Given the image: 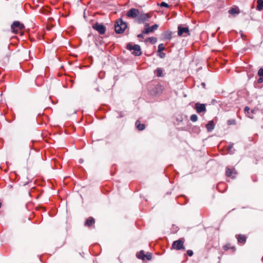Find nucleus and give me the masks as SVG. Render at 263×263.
I'll list each match as a JSON object with an SVG mask.
<instances>
[{
  "label": "nucleus",
  "mask_w": 263,
  "mask_h": 263,
  "mask_svg": "<svg viewBox=\"0 0 263 263\" xmlns=\"http://www.w3.org/2000/svg\"><path fill=\"white\" fill-rule=\"evenodd\" d=\"M127 27V25L124 22L122 18H119L115 24V30L117 33H123Z\"/></svg>",
  "instance_id": "obj_1"
},
{
  "label": "nucleus",
  "mask_w": 263,
  "mask_h": 263,
  "mask_svg": "<svg viewBox=\"0 0 263 263\" xmlns=\"http://www.w3.org/2000/svg\"><path fill=\"white\" fill-rule=\"evenodd\" d=\"M24 25L18 21H14L11 25V29L13 33H18L20 32L21 35L23 34V33L21 31L24 29Z\"/></svg>",
  "instance_id": "obj_2"
},
{
  "label": "nucleus",
  "mask_w": 263,
  "mask_h": 263,
  "mask_svg": "<svg viewBox=\"0 0 263 263\" xmlns=\"http://www.w3.org/2000/svg\"><path fill=\"white\" fill-rule=\"evenodd\" d=\"M126 48L130 51L133 50H134V51L132 52V54L135 56H139L142 54L141 48L139 45L135 44L134 45H132L131 43H128L127 44Z\"/></svg>",
  "instance_id": "obj_3"
},
{
  "label": "nucleus",
  "mask_w": 263,
  "mask_h": 263,
  "mask_svg": "<svg viewBox=\"0 0 263 263\" xmlns=\"http://www.w3.org/2000/svg\"><path fill=\"white\" fill-rule=\"evenodd\" d=\"M184 239L181 238L177 240L174 241L172 246V249L176 250H184Z\"/></svg>",
  "instance_id": "obj_4"
},
{
  "label": "nucleus",
  "mask_w": 263,
  "mask_h": 263,
  "mask_svg": "<svg viewBox=\"0 0 263 263\" xmlns=\"http://www.w3.org/2000/svg\"><path fill=\"white\" fill-rule=\"evenodd\" d=\"M152 16V14L151 13H144L139 12L137 20L138 23L141 24L148 21Z\"/></svg>",
  "instance_id": "obj_5"
},
{
  "label": "nucleus",
  "mask_w": 263,
  "mask_h": 263,
  "mask_svg": "<svg viewBox=\"0 0 263 263\" xmlns=\"http://www.w3.org/2000/svg\"><path fill=\"white\" fill-rule=\"evenodd\" d=\"M92 28L97 31L100 34H104L105 33L106 27L101 24L96 23L92 25Z\"/></svg>",
  "instance_id": "obj_6"
},
{
  "label": "nucleus",
  "mask_w": 263,
  "mask_h": 263,
  "mask_svg": "<svg viewBox=\"0 0 263 263\" xmlns=\"http://www.w3.org/2000/svg\"><path fill=\"white\" fill-rule=\"evenodd\" d=\"M144 27L145 29L144 30L142 31V33L148 34L149 33L153 32L155 30H157L159 27V25L157 24H155L151 27H149V24L145 23Z\"/></svg>",
  "instance_id": "obj_7"
},
{
  "label": "nucleus",
  "mask_w": 263,
  "mask_h": 263,
  "mask_svg": "<svg viewBox=\"0 0 263 263\" xmlns=\"http://www.w3.org/2000/svg\"><path fill=\"white\" fill-rule=\"evenodd\" d=\"M95 219L93 217L90 216L86 219L84 225L86 227L91 229L95 228Z\"/></svg>",
  "instance_id": "obj_8"
},
{
  "label": "nucleus",
  "mask_w": 263,
  "mask_h": 263,
  "mask_svg": "<svg viewBox=\"0 0 263 263\" xmlns=\"http://www.w3.org/2000/svg\"><path fill=\"white\" fill-rule=\"evenodd\" d=\"M139 11L135 8H132L126 13V15L129 18H136L138 16Z\"/></svg>",
  "instance_id": "obj_9"
},
{
  "label": "nucleus",
  "mask_w": 263,
  "mask_h": 263,
  "mask_svg": "<svg viewBox=\"0 0 263 263\" xmlns=\"http://www.w3.org/2000/svg\"><path fill=\"white\" fill-rule=\"evenodd\" d=\"M163 90V86L160 84H158L155 86L154 88L150 90L151 93L152 95H156L158 93H161Z\"/></svg>",
  "instance_id": "obj_10"
},
{
  "label": "nucleus",
  "mask_w": 263,
  "mask_h": 263,
  "mask_svg": "<svg viewBox=\"0 0 263 263\" xmlns=\"http://www.w3.org/2000/svg\"><path fill=\"white\" fill-rule=\"evenodd\" d=\"M195 109L197 112L198 114L205 112L206 110V107L204 104H201L199 103H196L195 105Z\"/></svg>",
  "instance_id": "obj_11"
},
{
  "label": "nucleus",
  "mask_w": 263,
  "mask_h": 263,
  "mask_svg": "<svg viewBox=\"0 0 263 263\" xmlns=\"http://www.w3.org/2000/svg\"><path fill=\"white\" fill-rule=\"evenodd\" d=\"M186 33L187 35H190V31L188 27H183L181 26L178 27V34L179 36H181L183 33Z\"/></svg>",
  "instance_id": "obj_12"
},
{
  "label": "nucleus",
  "mask_w": 263,
  "mask_h": 263,
  "mask_svg": "<svg viewBox=\"0 0 263 263\" xmlns=\"http://www.w3.org/2000/svg\"><path fill=\"white\" fill-rule=\"evenodd\" d=\"M226 173L228 177H231L232 178H234L237 174V172L235 168L229 167L227 168Z\"/></svg>",
  "instance_id": "obj_13"
},
{
  "label": "nucleus",
  "mask_w": 263,
  "mask_h": 263,
  "mask_svg": "<svg viewBox=\"0 0 263 263\" xmlns=\"http://www.w3.org/2000/svg\"><path fill=\"white\" fill-rule=\"evenodd\" d=\"M250 109L249 107L246 106L245 108V114H246V115L250 118L253 119L254 118V117L253 116V114L254 113V110H251V111H250Z\"/></svg>",
  "instance_id": "obj_14"
},
{
  "label": "nucleus",
  "mask_w": 263,
  "mask_h": 263,
  "mask_svg": "<svg viewBox=\"0 0 263 263\" xmlns=\"http://www.w3.org/2000/svg\"><path fill=\"white\" fill-rule=\"evenodd\" d=\"M135 125H136V128L139 130H143L145 129V125L144 124H143V123H141L140 121L139 120H137L136 123H135Z\"/></svg>",
  "instance_id": "obj_15"
},
{
  "label": "nucleus",
  "mask_w": 263,
  "mask_h": 263,
  "mask_svg": "<svg viewBox=\"0 0 263 263\" xmlns=\"http://www.w3.org/2000/svg\"><path fill=\"white\" fill-rule=\"evenodd\" d=\"M229 13L232 15L237 14L239 13V10L237 7L232 8L229 10Z\"/></svg>",
  "instance_id": "obj_16"
},
{
  "label": "nucleus",
  "mask_w": 263,
  "mask_h": 263,
  "mask_svg": "<svg viewBox=\"0 0 263 263\" xmlns=\"http://www.w3.org/2000/svg\"><path fill=\"white\" fill-rule=\"evenodd\" d=\"M145 256L144 252L143 250L140 251L139 253L137 254V256L139 259H141L143 260H145Z\"/></svg>",
  "instance_id": "obj_17"
},
{
  "label": "nucleus",
  "mask_w": 263,
  "mask_h": 263,
  "mask_svg": "<svg viewBox=\"0 0 263 263\" xmlns=\"http://www.w3.org/2000/svg\"><path fill=\"white\" fill-rule=\"evenodd\" d=\"M206 127L208 132H211L214 128L213 121H210L209 123L206 125Z\"/></svg>",
  "instance_id": "obj_18"
},
{
  "label": "nucleus",
  "mask_w": 263,
  "mask_h": 263,
  "mask_svg": "<svg viewBox=\"0 0 263 263\" xmlns=\"http://www.w3.org/2000/svg\"><path fill=\"white\" fill-rule=\"evenodd\" d=\"M237 240L239 243H245L246 241V237L243 235H239L237 237Z\"/></svg>",
  "instance_id": "obj_19"
},
{
  "label": "nucleus",
  "mask_w": 263,
  "mask_h": 263,
  "mask_svg": "<svg viewBox=\"0 0 263 263\" xmlns=\"http://www.w3.org/2000/svg\"><path fill=\"white\" fill-rule=\"evenodd\" d=\"M257 9L258 10L263 9V0L257 1Z\"/></svg>",
  "instance_id": "obj_20"
},
{
  "label": "nucleus",
  "mask_w": 263,
  "mask_h": 263,
  "mask_svg": "<svg viewBox=\"0 0 263 263\" xmlns=\"http://www.w3.org/2000/svg\"><path fill=\"white\" fill-rule=\"evenodd\" d=\"M224 249L225 250H228L229 249H232L233 252L235 251V248L234 247H231L230 244H227L224 246Z\"/></svg>",
  "instance_id": "obj_21"
},
{
  "label": "nucleus",
  "mask_w": 263,
  "mask_h": 263,
  "mask_svg": "<svg viewBox=\"0 0 263 263\" xmlns=\"http://www.w3.org/2000/svg\"><path fill=\"white\" fill-rule=\"evenodd\" d=\"M164 38L170 40L172 38V33L171 32H166L164 34Z\"/></svg>",
  "instance_id": "obj_22"
},
{
  "label": "nucleus",
  "mask_w": 263,
  "mask_h": 263,
  "mask_svg": "<svg viewBox=\"0 0 263 263\" xmlns=\"http://www.w3.org/2000/svg\"><path fill=\"white\" fill-rule=\"evenodd\" d=\"M156 74H157V76L159 77H162L163 73H162V69L159 68H157L156 70Z\"/></svg>",
  "instance_id": "obj_23"
},
{
  "label": "nucleus",
  "mask_w": 263,
  "mask_h": 263,
  "mask_svg": "<svg viewBox=\"0 0 263 263\" xmlns=\"http://www.w3.org/2000/svg\"><path fill=\"white\" fill-rule=\"evenodd\" d=\"M152 258V254L149 252H147L145 256V259H146L147 260H150Z\"/></svg>",
  "instance_id": "obj_24"
},
{
  "label": "nucleus",
  "mask_w": 263,
  "mask_h": 263,
  "mask_svg": "<svg viewBox=\"0 0 263 263\" xmlns=\"http://www.w3.org/2000/svg\"><path fill=\"white\" fill-rule=\"evenodd\" d=\"M190 120L192 122H196L198 120V117L196 115H195V114L192 115H191V116L190 117Z\"/></svg>",
  "instance_id": "obj_25"
},
{
  "label": "nucleus",
  "mask_w": 263,
  "mask_h": 263,
  "mask_svg": "<svg viewBox=\"0 0 263 263\" xmlns=\"http://www.w3.org/2000/svg\"><path fill=\"white\" fill-rule=\"evenodd\" d=\"M148 40L152 44H155L157 42V39L155 37H151L148 38Z\"/></svg>",
  "instance_id": "obj_26"
},
{
  "label": "nucleus",
  "mask_w": 263,
  "mask_h": 263,
  "mask_svg": "<svg viewBox=\"0 0 263 263\" xmlns=\"http://www.w3.org/2000/svg\"><path fill=\"white\" fill-rule=\"evenodd\" d=\"M165 49L164 46L163 44H160L158 46V52H161V51L164 50Z\"/></svg>",
  "instance_id": "obj_27"
},
{
  "label": "nucleus",
  "mask_w": 263,
  "mask_h": 263,
  "mask_svg": "<svg viewBox=\"0 0 263 263\" xmlns=\"http://www.w3.org/2000/svg\"><path fill=\"white\" fill-rule=\"evenodd\" d=\"M160 6V7H166V8H168L169 7V5L165 2H161L160 4H159Z\"/></svg>",
  "instance_id": "obj_28"
},
{
  "label": "nucleus",
  "mask_w": 263,
  "mask_h": 263,
  "mask_svg": "<svg viewBox=\"0 0 263 263\" xmlns=\"http://www.w3.org/2000/svg\"><path fill=\"white\" fill-rule=\"evenodd\" d=\"M258 74L263 78V68H260L258 71Z\"/></svg>",
  "instance_id": "obj_29"
},
{
  "label": "nucleus",
  "mask_w": 263,
  "mask_h": 263,
  "mask_svg": "<svg viewBox=\"0 0 263 263\" xmlns=\"http://www.w3.org/2000/svg\"><path fill=\"white\" fill-rule=\"evenodd\" d=\"M228 124L229 125H234L235 124V120H230L228 121Z\"/></svg>",
  "instance_id": "obj_30"
},
{
  "label": "nucleus",
  "mask_w": 263,
  "mask_h": 263,
  "mask_svg": "<svg viewBox=\"0 0 263 263\" xmlns=\"http://www.w3.org/2000/svg\"><path fill=\"white\" fill-rule=\"evenodd\" d=\"M186 253L187 254L190 256H192L193 255V252L191 250H187Z\"/></svg>",
  "instance_id": "obj_31"
},
{
  "label": "nucleus",
  "mask_w": 263,
  "mask_h": 263,
  "mask_svg": "<svg viewBox=\"0 0 263 263\" xmlns=\"http://www.w3.org/2000/svg\"><path fill=\"white\" fill-rule=\"evenodd\" d=\"M165 55V54L164 53H163V52H162V53H160V57L161 58H164Z\"/></svg>",
  "instance_id": "obj_32"
},
{
  "label": "nucleus",
  "mask_w": 263,
  "mask_h": 263,
  "mask_svg": "<svg viewBox=\"0 0 263 263\" xmlns=\"http://www.w3.org/2000/svg\"><path fill=\"white\" fill-rule=\"evenodd\" d=\"M144 33H143L142 32V34H139L137 35V37H139V38H141V37H143V34Z\"/></svg>",
  "instance_id": "obj_33"
},
{
  "label": "nucleus",
  "mask_w": 263,
  "mask_h": 263,
  "mask_svg": "<svg viewBox=\"0 0 263 263\" xmlns=\"http://www.w3.org/2000/svg\"><path fill=\"white\" fill-rule=\"evenodd\" d=\"M258 82L259 83H261L262 82V78H259L258 80Z\"/></svg>",
  "instance_id": "obj_34"
},
{
  "label": "nucleus",
  "mask_w": 263,
  "mask_h": 263,
  "mask_svg": "<svg viewBox=\"0 0 263 263\" xmlns=\"http://www.w3.org/2000/svg\"><path fill=\"white\" fill-rule=\"evenodd\" d=\"M52 27V26H47V29L48 30H50L51 29V28Z\"/></svg>",
  "instance_id": "obj_35"
},
{
  "label": "nucleus",
  "mask_w": 263,
  "mask_h": 263,
  "mask_svg": "<svg viewBox=\"0 0 263 263\" xmlns=\"http://www.w3.org/2000/svg\"><path fill=\"white\" fill-rule=\"evenodd\" d=\"M76 112H77V111L75 109H74V110H73V112L72 113L73 114H76Z\"/></svg>",
  "instance_id": "obj_36"
},
{
  "label": "nucleus",
  "mask_w": 263,
  "mask_h": 263,
  "mask_svg": "<svg viewBox=\"0 0 263 263\" xmlns=\"http://www.w3.org/2000/svg\"><path fill=\"white\" fill-rule=\"evenodd\" d=\"M67 114H70L71 113H70V112L68 110H67Z\"/></svg>",
  "instance_id": "obj_37"
},
{
  "label": "nucleus",
  "mask_w": 263,
  "mask_h": 263,
  "mask_svg": "<svg viewBox=\"0 0 263 263\" xmlns=\"http://www.w3.org/2000/svg\"><path fill=\"white\" fill-rule=\"evenodd\" d=\"M1 206H2V203H1V202L0 201V208H1Z\"/></svg>",
  "instance_id": "obj_38"
},
{
  "label": "nucleus",
  "mask_w": 263,
  "mask_h": 263,
  "mask_svg": "<svg viewBox=\"0 0 263 263\" xmlns=\"http://www.w3.org/2000/svg\"><path fill=\"white\" fill-rule=\"evenodd\" d=\"M229 148H232V145H230V146H229Z\"/></svg>",
  "instance_id": "obj_39"
},
{
  "label": "nucleus",
  "mask_w": 263,
  "mask_h": 263,
  "mask_svg": "<svg viewBox=\"0 0 263 263\" xmlns=\"http://www.w3.org/2000/svg\"><path fill=\"white\" fill-rule=\"evenodd\" d=\"M212 36H214V33H213L212 34Z\"/></svg>",
  "instance_id": "obj_40"
}]
</instances>
